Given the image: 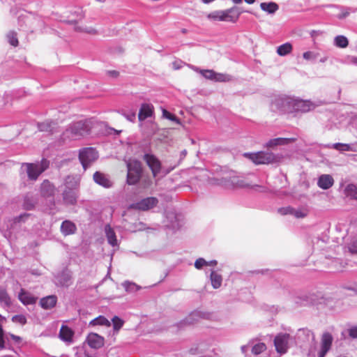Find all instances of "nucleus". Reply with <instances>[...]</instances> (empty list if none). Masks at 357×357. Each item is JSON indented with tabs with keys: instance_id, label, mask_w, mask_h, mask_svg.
<instances>
[{
	"instance_id": "f257e3e1",
	"label": "nucleus",
	"mask_w": 357,
	"mask_h": 357,
	"mask_svg": "<svg viewBox=\"0 0 357 357\" xmlns=\"http://www.w3.org/2000/svg\"><path fill=\"white\" fill-rule=\"evenodd\" d=\"M78 182L73 176H68L64 181V190L62 193L65 204L75 205L78 197Z\"/></svg>"
},
{
	"instance_id": "f03ea898",
	"label": "nucleus",
	"mask_w": 357,
	"mask_h": 357,
	"mask_svg": "<svg viewBox=\"0 0 357 357\" xmlns=\"http://www.w3.org/2000/svg\"><path fill=\"white\" fill-rule=\"evenodd\" d=\"M89 125L82 121L73 123L69 126L63 133L65 138L78 139L89 134Z\"/></svg>"
},
{
	"instance_id": "7ed1b4c3",
	"label": "nucleus",
	"mask_w": 357,
	"mask_h": 357,
	"mask_svg": "<svg viewBox=\"0 0 357 357\" xmlns=\"http://www.w3.org/2000/svg\"><path fill=\"white\" fill-rule=\"evenodd\" d=\"M22 167H26L28 178L30 180L36 181L48 168L49 161L46 159H43L40 162L24 163Z\"/></svg>"
},
{
	"instance_id": "20e7f679",
	"label": "nucleus",
	"mask_w": 357,
	"mask_h": 357,
	"mask_svg": "<svg viewBox=\"0 0 357 357\" xmlns=\"http://www.w3.org/2000/svg\"><path fill=\"white\" fill-rule=\"evenodd\" d=\"M245 156L250 159L256 165H268L278 161L277 156L271 152L246 153Z\"/></svg>"
},
{
	"instance_id": "39448f33",
	"label": "nucleus",
	"mask_w": 357,
	"mask_h": 357,
	"mask_svg": "<svg viewBox=\"0 0 357 357\" xmlns=\"http://www.w3.org/2000/svg\"><path fill=\"white\" fill-rule=\"evenodd\" d=\"M294 98L287 96L275 98L271 105L272 109L282 113H292L294 112Z\"/></svg>"
},
{
	"instance_id": "423d86ee",
	"label": "nucleus",
	"mask_w": 357,
	"mask_h": 357,
	"mask_svg": "<svg viewBox=\"0 0 357 357\" xmlns=\"http://www.w3.org/2000/svg\"><path fill=\"white\" fill-rule=\"evenodd\" d=\"M128 174H127V182L129 185L136 184L142 174V163L137 160H129L127 163Z\"/></svg>"
},
{
	"instance_id": "0eeeda50",
	"label": "nucleus",
	"mask_w": 357,
	"mask_h": 357,
	"mask_svg": "<svg viewBox=\"0 0 357 357\" xmlns=\"http://www.w3.org/2000/svg\"><path fill=\"white\" fill-rule=\"evenodd\" d=\"M98 158V152L93 148H84L79 151V159L84 169L96 161Z\"/></svg>"
},
{
	"instance_id": "6e6552de",
	"label": "nucleus",
	"mask_w": 357,
	"mask_h": 357,
	"mask_svg": "<svg viewBox=\"0 0 357 357\" xmlns=\"http://www.w3.org/2000/svg\"><path fill=\"white\" fill-rule=\"evenodd\" d=\"M290 335L288 333H278L274 339V345L278 353L284 354L289 349Z\"/></svg>"
},
{
	"instance_id": "1a4fd4ad",
	"label": "nucleus",
	"mask_w": 357,
	"mask_h": 357,
	"mask_svg": "<svg viewBox=\"0 0 357 357\" xmlns=\"http://www.w3.org/2000/svg\"><path fill=\"white\" fill-rule=\"evenodd\" d=\"M218 184L226 189H232L234 188H241L245 186L244 181L234 174L218 179Z\"/></svg>"
},
{
	"instance_id": "9d476101",
	"label": "nucleus",
	"mask_w": 357,
	"mask_h": 357,
	"mask_svg": "<svg viewBox=\"0 0 357 357\" xmlns=\"http://www.w3.org/2000/svg\"><path fill=\"white\" fill-rule=\"evenodd\" d=\"M198 71L206 79L215 82H229L231 77L229 75L215 73L213 70H199L197 68H194Z\"/></svg>"
},
{
	"instance_id": "9b49d317",
	"label": "nucleus",
	"mask_w": 357,
	"mask_h": 357,
	"mask_svg": "<svg viewBox=\"0 0 357 357\" xmlns=\"http://www.w3.org/2000/svg\"><path fill=\"white\" fill-rule=\"evenodd\" d=\"M158 203V201L155 197H146L136 203L130 204L129 208L139 211H147L155 206Z\"/></svg>"
},
{
	"instance_id": "f8f14e48",
	"label": "nucleus",
	"mask_w": 357,
	"mask_h": 357,
	"mask_svg": "<svg viewBox=\"0 0 357 357\" xmlns=\"http://www.w3.org/2000/svg\"><path fill=\"white\" fill-rule=\"evenodd\" d=\"M143 159L151 169L153 176H157L161 170L160 161L154 155L150 153H145Z\"/></svg>"
},
{
	"instance_id": "ddd939ff",
	"label": "nucleus",
	"mask_w": 357,
	"mask_h": 357,
	"mask_svg": "<svg viewBox=\"0 0 357 357\" xmlns=\"http://www.w3.org/2000/svg\"><path fill=\"white\" fill-rule=\"evenodd\" d=\"M222 17L224 22L235 23L238 21L242 10L237 6H233L229 9L223 10Z\"/></svg>"
},
{
	"instance_id": "4468645a",
	"label": "nucleus",
	"mask_w": 357,
	"mask_h": 357,
	"mask_svg": "<svg viewBox=\"0 0 357 357\" xmlns=\"http://www.w3.org/2000/svg\"><path fill=\"white\" fill-rule=\"evenodd\" d=\"M333 337L332 335L326 332L324 333L321 341V349L318 354V357H325L326 354L331 349Z\"/></svg>"
},
{
	"instance_id": "2eb2a0df",
	"label": "nucleus",
	"mask_w": 357,
	"mask_h": 357,
	"mask_svg": "<svg viewBox=\"0 0 357 357\" xmlns=\"http://www.w3.org/2000/svg\"><path fill=\"white\" fill-rule=\"evenodd\" d=\"M93 178L95 183L103 188H109L113 185V182L109 176L100 172H96Z\"/></svg>"
},
{
	"instance_id": "dca6fc26",
	"label": "nucleus",
	"mask_w": 357,
	"mask_h": 357,
	"mask_svg": "<svg viewBox=\"0 0 357 357\" xmlns=\"http://www.w3.org/2000/svg\"><path fill=\"white\" fill-rule=\"evenodd\" d=\"M56 283L61 286L68 287L72 283V275L70 271L64 270L56 276Z\"/></svg>"
},
{
	"instance_id": "f3484780",
	"label": "nucleus",
	"mask_w": 357,
	"mask_h": 357,
	"mask_svg": "<svg viewBox=\"0 0 357 357\" xmlns=\"http://www.w3.org/2000/svg\"><path fill=\"white\" fill-rule=\"evenodd\" d=\"M311 104L307 100H303L294 98V112H307L311 109Z\"/></svg>"
},
{
	"instance_id": "a211bd4d",
	"label": "nucleus",
	"mask_w": 357,
	"mask_h": 357,
	"mask_svg": "<svg viewBox=\"0 0 357 357\" xmlns=\"http://www.w3.org/2000/svg\"><path fill=\"white\" fill-rule=\"evenodd\" d=\"M87 342L90 347L99 349L104 344V338L97 333H90L87 337Z\"/></svg>"
},
{
	"instance_id": "6ab92c4d",
	"label": "nucleus",
	"mask_w": 357,
	"mask_h": 357,
	"mask_svg": "<svg viewBox=\"0 0 357 357\" xmlns=\"http://www.w3.org/2000/svg\"><path fill=\"white\" fill-rule=\"evenodd\" d=\"M333 183L334 179L330 174L321 175L317 181V185L323 190L329 189L333 186Z\"/></svg>"
},
{
	"instance_id": "aec40b11",
	"label": "nucleus",
	"mask_w": 357,
	"mask_h": 357,
	"mask_svg": "<svg viewBox=\"0 0 357 357\" xmlns=\"http://www.w3.org/2000/svg\"><path fill=\"white\" fill-rule=\"evenodd\" d=\"M296 140V138L291 137V138H283V137H278L270 139L266 144V146L267 148H273L277 146L280 145H285L288 144L289 143L294 142Z\"/></svg>"
},
{
	"instance_id": "412c9836",
	"label": "nucleus",
	"mask_w": 357,
	"mask_h": 357,
	"mask_svg": "<svg viewBox=\"0 0 357 357\" xmlns=\"http://www.w3.org/2000/svg\"><path fill=\"white\" fill-rule=\"evenodd\" d=\"M296 338L302 342L314 340V335L312 331L307 328H301L296 333Z\"/></svg>"
},
{
	"instance_id": "4be33fe9",
	"label": "nucleus",
	"mask_w": 357,
	"mask_h": 357,
	"mask_svg": "<svg viewBox=\"0 0 357 357\" xmlns=\"http://www.w3.org/2000/svg\"><path fill=\"white\" fill-rule=\"evenodd\" d=\"M153 107L151 104L144 103L142 105L139 112L138 119L139 121H144L152 116Z\"/></svg>"
},
{
	"instance_id": "5701e85b",
	"label": "nucleus",
	"mask_w": 357,
	"mask_h": 357,
	"mask_svg": "<svg viewBox=\"0 0 357 357\" xmlns=\"http://www.w3.org/2000/svg\"><path fill=\"white\" fill-rule=\"evenodd\" d=\"M74 331L67 326H62L60 332L59 337L66 342H72Z\"/></svg>"
},
{
	"instance_id": "b1692460",
	"label": "nucleus",
	"mask_w": 357,
	"mask_h": 357,
	"mask_svg": "<svg viewBox=\"0 0 357 357\" xmlns=\"http://www.w3.org/2000/svg\"><path fill=\"white\" fill-rule=\"evenodd\" d=\"M18 298L24 305L33 304L36 301V298L22 289L18 295Z\"/></svg>"
},
{
	"instance_id": "393cba45",
	"label": "nucleus",
	"mask_w": 357,
	"mask_h": 357,
	"mask_svg": "<svg viewBox=\"0 0 357 357\" xmlns=\"http://www.w3.org/2000/svg\"><path fill=\"white\" fill-rule=\"evenodd\" d=\"M204 317V314L199 312V311H197V310H195L192 312H191L188 317L185 318V319L183 320L180 324H188V325H190V324H195L196 321H197L200 318H202Z\"/></svg>"
},
{
	"instance_id": "a878e982",
	"label": "nucleus",
	"mask_w": 357,
	"mask_h": 357,
	"mask_svg": "<svg viewBox=\"0 0 357 357\" xmlns=\"http://www.w3.org/2000/svg\"><path fill=\"white\" fill-rule=\"evenodd\" d=\"M105 232L109 244L113 247L118 246V241L116 239V234L109 225H105Z\"/></svg>"
},
{
	"instance_id": "bb28decb",
	"label": "nucleus",
	"mask_w": 357,
	"mask_h": 357,
	"mask_svg": "<svg viewBox=\"0 0 357 357\" xmlns=\"http://www.w3.org/2000/svg\"><path fill=\"white\" fill-rule=\"evenodd\" d=\"M61 231L65 236L73 234L76 231V226L71 221L65 220L61 225Z\"/></svg>"
},
{
	"instance_id": "cd10ccee",
	"label": "nucleus",
	"mask_w": 357,
	"mask_h": 357,
	"mask_svg": "<svg viewBox=\"0 0 357 357\" xmlns=\"http://www.w3.org/2000/svg\"><path fill=\"white\" fill-rule=\"evenodd\" d=\"M57 301V298L56 296H48L45 298H43L40 301V305L44 309H51L55 306Z\"/></svg>"
},
{
	"instance_id": "c85d7f7f",
	"label": "nucleus",
	"mask_w": 357,
	"mask_h": 357,
	"mask_svg": "<svg viewBox=\"0 0 357 357\" xmlns=\"http://www.w3.org/2000/svg\"><path fill=\"white\" fill-rule=\"evenodd\" d=\"M328 148H333L340 152L344 151H356V149L354 145L343 143H335L333 144H328L326 146Z\"/></svg>"
},
{
	"instance_id": "c756f323",
	"label": "nucleus",
	"mask_w": 357,
	"mask_h": 357,
	"mask_svg": "<svg viewBox=\"0 0 357 357\" xmlns=\"http://www.w3.org/2000/svg\"><path fill=\"white\" fill-rule=\"evenodd\" d=\"M54 187L47 180L44 181L41 184V193L43 196L50 197L54 195Z\"/></svg>"
},
{
	"instance_id": "7c9ffc66",
	"label": "nucleus",
	"mask_w": 357,
	"mask_h": 357,
	"mask_svg": "<svg viewBox=\"0 0 357 357\" xmlns=\"http://www.w3.org/2000/svg\"><path fill=\"white\" fill-rule=\"evenodd\" d=\"M211 285L214 289H218L221 287L222 277L215 271H212L210 275Z\"/></svg>"
},
{
	"instance_id": "2f4dec72",
	"label": "nucleus",
	"mask_w": 357,
	"mask_h": 357,
	"mask_svg": "<svg viewBox=\"0 0 357 357\" xmlns=\"http://www.w3.org/2000/svg\"><path fill=\"white\" fill-rule=\"evenodd\" d=\"M260 8L268 14H273L279 9L278 5L275 2L261 3Z\"/></svg>"
},
{
	"instance_id": "473e14b6",
	"label": "nucleus",
	"mask_w": 357,
	"mask_h": 357,
	"mask_svg": "<svg viewBox=\"0 0 357 357\" xmlns=\"http://www.w3.org/2000/svg\"><path fill=\"white\" fill-rule=\"evenodd\" d=\"M0 304L4 307L11 305V298L4 288L0 287Z\"/></svg>"
},
{
	"instance_id": "72a5a7b5",
	"label": "nucleus",
	"mask_w": 357,
	"mask_h": 357,
	"mask_svg": "<svg viewBox=\"0 0 357 357\" xmlns=\"http://www.w3.org/2000/svg\"><path fill=\"white\" fill-rule=\"evenodd\" d=\"M89 326H110L111 322L104 316H99L89 322Z\"/></svg>"
},
{
	"instance_id": "f704fd0d",
	"label": "nucleus",
	"mask_w": 357,
	"mask_h": 357,
	"mask_svg": "<svg viewBox=\"0 0 357 357\" xmlns=\"http://www.w3.org/2000/svg\"><path fill=\"white\" fill-rule=\"evenodd\" d=\"M328 6L337 7V8H340V10H341V13L340 14H338L337 16V18L340 20H342V19L347 17L351 12H354V10L350 7L339 6H335V5H333V4L328 5Z\"/></svg>"
},
{
	"instance_id": "c9c22d12",
	"label": "nucleus",
	"mask_w": 357,
	"mask_h": 357,
	"mask_svg": "<svg viewBox=\"0 0 357 357\" xmlns=\"http://www.w3.org/2000/svg\"><path fill=\"white\" fill-rule=\"evenodd\" d=\"M334 45L337 47L345 48L349 45V40L344 36H337L334 38Z\"/></svg>"
},
{
	"instance_id": "e433bc0d",
	"label": "nucleus",
	"mask_w": 357,
	"mask_h": 357,
	"mask_svg": "<svg viewBox=\"0 0 357 357\" xmlns=\"http://www.w3.org/2000/svg\"><path fill=\"white\" fill-rule=\"evenodd\" d=\"M292 50V45L289 43H286L280 45L277 49V53L280 56H286L289 54Z\"/></svg>"
},
{
	"instance_id": "4c0bfd02",
	"label": "nucleus",
	"mask_w": 357,
	"mask_h": 357,
	"mask_svg": "<svg viewBox=\"0 0 357 357\" xmlns=\"http://www.w3.org/2000/svg\"><path fill=\"white\" fill-rule=\"evenodd\" d=\"M346 196L357 199V187L354 184H349L344 189Z\"/></svg>"
},
{
	"instance_id": "58836bf2",
	"label": "nucleus",
	"mask_w": 357,
	"mask_h": 357,
	"mask_svg": "<svg viewBox=\"0 0 357 357\" xmlns=\"http://www.w3.org/2000/svg\"><path fill=\"white\" fill-rule=\"evenodd\" d=\"M122 286L124 287L127 292H135L140 289V287L134 282L130 281H125L122 283Z\"/></svg>"
},
{
	"instance_id": "ea45409f",
	"label": "nucleus",
	"mask_w": 357,
	"mask_h": 357,
	"mask_svg": "<svg viewBox=\"0 0 357 357\" xmlns=\"http://www.w3.org/2000/svg\"><path fill=\"white\" fill-rule=\"evenodd\" d=\"M266 349V346L264 343L262 342L257 343L252 347V352L255 355H258L262 353Z\"/></svg>"
},
{
	"instance_id": "a19ab883",
	"label": "nucleus",
	"mask_w": 357,
	"mask_h": 357,
	"mask_svg": "<svg viewBox=\"0 0 357 357\" xmlns=\"http://www.w3.org/2000/svg\"><path fill=\"white\" fill-rule=\"evenodd\" d=\"M308 214V210L307 208H293L292 215L298 218H303Z\"/></svg>"
},
{
	"instance_id": "79ce46f5",
	"label": "nucleus",
	"mask_w": 357,
	"mask_h": 357,
	"mask_svg": "<svg viewBox=\"0 0 357 357\" xmlns=\"http://www.w3.org/2000/svg\"><path fill=\"white\" fill-rule=\"evenodd\" d=\"M54 123L53 122H43L38 124V128L40 131H45V132H52V128H54L52 125Z\"/></svg>"
},
{
	"instance_id": "37998d69",
	"label": "nucleus",
	"mask_w": 357,
	"mask_h": 357,
	"mask_svg": "<svg viewBox=\"0 0 357 357\" xmlns=\"http://www.w3.org/2000/svg\"><path fill=\"white\" fill-rule=\"evenodd\" d=\"M209 20L223 21L222 10H215L209 13L207 16Z\"/></svg>"
},
{
	"instance_id": "c03bdc74",
	"label": "nucleus",
	"mask_w": 357,
	"mask_h": 357,
	"mask_svg": "<svg viewBox=\"0 0 357 357\" xmlns=\"http://www.w3.org/2000/svg\"><path fill=\"white\" fill-rule=\"evenodd\" d=\"M7 38H8V40L9 42V43L14 46V47H16L18 45V40H17V33L14 31H10L8 34H7Z\"/></svg>"
},
{
	"instance_id": "a18cd8bd",
	"label": "nucleus",
	"mask_w": 357,
	"mask_h": 357,
	"mask_svg": "<svg viewBox=\"0 0 357 357\" xmlns=\"http://www.w3.org/2000/svg\"><path fill=\"white\" fill-rule=\"evenodd\" d=\"M114 330L119 331L123 325V321L119 317L115 316L112 319Z\"/></svg>"
},
{
	"instance_id": "49530a36",
	"label": "nucleus",
	"mask_w": 357,
	"mask_h": 357,
	"mask_svg": "<svg viewBox=\"0 0 357 357\" xmlns=\"http://www.w3.org/2000/svg\"><path fill=\"white\" fill-rule=\"evenodd\" d=\"M162 116L175 122L177 124H181V121L175 115L171 114L166 109L162 110Z\"/></svg>"
},
{
	"instance_id": "de8ad7c7",
	"label": "nucleus",
	"mask_w": 357,
	"mask_h": 357,
	"mask_svg": "<svg viewBox=\"0 0 357 357\" xmlns=\"http://www.w3.org/2000/svg\"><path fill=\"white\" fill-rule=\"evenodd\" d=\"M347 248L351 254H357V237L351 241Z\"/></svg>"
},
{
	"instance_id": "09e8293b",
	"label": "nucleus",
	"mask_w": 357,
	"mask_h": 357,
	"mask_svg": "<svg viewBox=\"0 0 357 357\" xmlns=\"http://www.w3.org/2000/svg\"><path fill=\"white\" fill-rule=\"evenodd\" d=\"M12 321L15 323L24 325L26 323V318L23 314H17L12 317Z\"/></svg>"
},
{
	"instance_id": "8fccbe9b",
	"label": "nucleus",
	"mask_w": 357,
	"mask_h": 357,
	"mask_svg": "<svg viewBox=\"0 0 357 357\" xmlns=\"http://www.w3.org/2000/svg\"><path fill=\"white\" fill-rule=\"evenodd\" d=\"M207 261L204 258H199L195 262V267L197 269H201L204 266H206Z\"/></svg>"
},
{
	"instance_id": "3c124183",
	"label": "nucleus",
	"mask_w": 357,
	"mask_h": 357,
	"mask_svg": "<svg viewBox=\"0 0 357 357\" xmlns=\"http://www.w3.org/2000/svg\"><path fill=\"white\" fill-rule=\"evenodd\" d=\"M303 56L306 60H314L317 57V54L308 51L304 52Z\"/></svg>"
},
{
	"instance_id": "603ef678",
	"label": "nucleus",
	"mask_w": 357,
	"mask_h": 357,
	"mask_svg": "<svg viewBox=\"0 0 357 357\" xmlns=\"http://www.w3.org/2000/svg\"><path fill=\"white\" fill-rule=\"evenodd\" d=\"M293 208H294L290 207V206L282 207V208H280L278 209V212L282 215H287V214L292 215Z\"/></svg>"
},
{
	"instance_id": "864d4df0",
	"label": "nucleus",
	"mask_w": 357,
	"mask_h": 357,
	"mask_svg": "<svg viewBox=\"0 0 357 357\" xmlns=\"http://www.w3.org/2000/svg\"><path fill=\"white\" fill-rule=\"evenodd\" d=\"M122 114L130 121L133 122L135 120L136 114L135 112L128 113L122 112Z\"/></svg>"
},
{
	"instance_id": "5fc2aeb1",
	"label": "nucleus",
	"mask_w": 357,
	"mask_h": 357,
	"mask_svg": "<svg viewBox=\"0 0 357 357\" xmlns=\"http://www.w3.org/2000/svg\"><path fill=\"white\" fill-rule=\"evenodd\" d=\"M349 335L352 338H357V326H352L348 330Z\"/></svg>"
},
{
	"instance_id": "6e6d98bb",
	"label": "nucleus",
	"mask_w": 357,
	"mask_h": 357,
	"mask_svg": "<svg viewBox=\"0 0 357 357\" xmlns=\"http://www.w3.org/2000/svg\"><path fill=\"white\" fill-rule=\"evenodd\" d=\"M347 61L349 63L357 65V56H350L347 58Z\"/></svg>"
},
{
	"instance_id": "4d7b16f0",
	"label": "nucleus",
	"mask_w": 357,
	"mask_h": 357,
	"mask_svg": "<svg viewBox=\"0 0 357 357\" xmlns=\"http://www.w3.org/2000/svg\"><path fill=\"white\" fill-rule=\"evenodd\" d=\"M250 348V344L243 345L241 347V350L242 353L245 355L247 354V352L249 351Z\"/></svg>"
},
{
	"instance_id": "13d9d810",
	"label": "nucleus",
	"mask_w": 357,
	"mask_h": 357,
	"mask_svg": "<svg viewBox=\"0 0 357 357\" xmlns=\"http://www.w3.org/2000/svg\"><path fill=\"white\" fill-rule=\"evenodd\" d=\"M28 216H29V214H28V213H24V214H23V215H20V216H18L17 218H16V219H15V220H16V221H17V222H20V221L24 220V219L25 218H27Z\"/></svg>"
},
{
	"instance_id": "bf43d9fd",
	"label": "nucleus",
	"mask_w": 357,
	"mask_h": 357,
	"mask_svg": "<svg viewBox=\"0 0 357 357\" xmlns=\"http://www.w3.org/2000/svg\"><path fill=\"white\" fill-rule=\"evenodd\" d=\"M107 74L113 77H116L119 75V72L116 70H109L107 72Z\"/></svg>"
},
{
	"instance_id": "052dcab7",
	"label": "nucleus",
	"mask_w": 357,
	"mask_h": 357,
	"mask_svg": "<svg viewBox=\"0 0 357 357\" xmlns=\"http://www.w3.org/2000/svg\"><path fill=\"white\" fill-rule=\"evenodd\" d=\"M218 264L216 260L207 261L206 266H215Z\"/></svg>"
},
{
	"instance_id": "680f3d73",
	"label": "nucleus",
	"mask_w": 357,
	"mask_h": 357,
	"mask_svg": "<svg viewBox=\"0 0 357 357\" xmlns=\"http://www.w3.org/2000/svg\"><path fill=\"white\" fill-rule=\"evenodd\" d=\"M24 207L26 208V209H31L32 208V207L33 206V204H29L27 203V202L25 200L24 202Z\"/></svg>"
},
{
	"instance_id": "e2e57ef3",
	"label": "nucleus",
	"mask_w": 357,
	"mask_h": 357,
	"mask_svg": "<svg viewBox=\"0 0 357 357\" xmlns=\"http://www.w3.org/2000/svg\"><path fill=\"white\" fill-rule=\"evenodd\" d=\"M248 4H252L255 2L256 0H244Z\"/></svg>"
},
{
	"instance_id": "0e129e2a",
	"label": "nucleus",
	"mask_w": 357,
	"mask_h": 357,
	"mask_svg": "<svg viewBox=\"0 0 357 357\" xmlns=\"http://www.w3.org/2000/svg\"><path fill=\"white\" fill-rule=\"evenodd\" d=\"M232 1L236 4L241 3L243 0H232Z\"/></svg>"
},
{
	"instance_id": "69168bd1",
	"label": "nucleus",
	"mask_w": 357,
	"mask_h": 357,
	"mask_svg": "<svg viewBox=\"0 0 357 357\" xmlns=\"http://www.w3.org/2000/svg\"><path fill=\"white\" fill-rule=\"evenodd\" d=\"M11 337H12L13 340H20V339L18 336H16V335H11Z\"/></svg>"
},
{
	"instance_id": "338daca9",
	"label": "nucleus",
	"mask_w": 357,
	"mask_h": 357,
	"mask_svg": "<svg viewBox=\"0 0 357 357\" xmlns=\"http://www.w3.org/2000/svg\"><path fill=\"white\" fill-rule=\"evenodd\" d=\"M79 19H82L84 17V15H83L82 11L79 12Z\"/></svg>"
},
{
	"instance_id": "774afa93",
	"label": "nucleus",
	"mask_w": 357,
	"mask_h": 357,
	"mask_svg": "<svg viewBox=\"0 0 357 357\" xmlns=\"http://www.w3.org/2000/svg\"><path fill=\"white\" fill-rule=\"evenodd\" d=\"M326 61V58H322L320 59L321 62H325Z\"/></svg>"
}]
</instances>
